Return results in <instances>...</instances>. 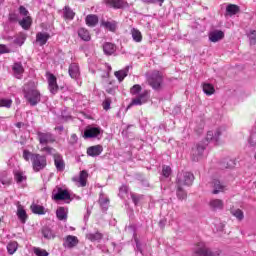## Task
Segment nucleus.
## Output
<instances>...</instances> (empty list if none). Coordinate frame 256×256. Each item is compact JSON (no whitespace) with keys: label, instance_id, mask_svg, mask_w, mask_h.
I'll return each instance as SVG.
<instances>
[{"label":"nucleus","instance_id":"a878e982","mask_svg":"<svg viewBox=\"0 0 256 256\" xmlns=\"http://www.w3.org/2000/svg\"><path fill=\"white\" fill-rule=\"evenodd\" d=\"M67 213H69V210L65 207H59L56 210V216L59 221H67Z\"/></svg>","mask_w":256,"mask_h":256},{"label":"nucleus","instance_id":"c9c22d12","mask_svg":"<svg viewBox=\"0 0 256 256\" xmlns=\"http://www.w3.org/2000/svg\"><path fill=\"white\" fill-rule=\"evenodd\" d=\"M42 235L44 239H55V233L49 227L42 228Z\"/></svg>","mask_w":256,"mask_h":256},{"label":"nucleus","instance_id":"a18cd8bd","mask_svg":"<svg viewBox=\"0 0 256 256\" xmlns=\"http://www.w3.org/2000/svg\"><path fill=\"white\" fill-rule=\"evenodd\" d=\"M42 153H47L48 155H53V157H55V155H58L59 153H57V151L54 148H51L49 146H44L43 148H41Z\"/></svg>","mask_w":256,"mask_h":256},{"label":"nucleus","instance_id":"0e129e2a","mask_svg":"<svg viewBox=\"0 0 256 256\" xmlns=\"http://www.w3.org/2000/svg\"><path fill=\"white\" fill-rule=\"evenodd\" d=\"M56 130H58V131H63V126H58V127H56Z\"/></svg>","mask_w":256,"mask_h":256},{"label":"nucleus","instance_id":"e2e57ef3","mask_svg":"<svg viewBox=\"0 0 256 256\" xmlns=\"http://www.w3.org/2000/svg\"><path fill=\"white\" fill-rule=\"evenodd\" d=\"M144 3H155V0H142Z\"/></svg>","mask_w":256,"mask_h":256},{"label":"nucleus","instance_id":"5fc2aeb1","mask_svg":"<svg viewBox=\"0 0 256 256\" xmlns=\"http://www.w3.org/2000/svg\"><path fill=\"white\" fill-rule=\"evenodd\" d=\"M134 239L136 243V251H138L139 253H143V250H141V243H139V239H137L136 237H134Z\"/></svg>","mask_w":256,"mask_h":256},{"label":"nucleus","instance_id":"393cba45","mask_svg":"<svg viewBox=\"0 0 256 256\" xmlns=\"http://www.w3.org/2000/svg\"><path fill=\"white\" fill-rule=\"evenodd\" d=\"M106 5H108V7H112L113 9H122V7H125V1H123V0H107Z\"/></svg>","mask_w":256,"mask_h":256},{"label":"nucleus","instance_id":"aec40b11","mask_svg":"<svg viewBox=\"0 0 256 256\" xmlns=\"http://www.w3.org/2000/svg\"><path fill=\"white\" fill-rule=\"evenodd\" d=\"M68 73L71 79H79L81 72L79 71V65L77 63H72L69 66Z\"/></svg>","mask_w":256,"mask_h":256},{"label":"nucleus","instance_id":"052dcab7","mask_svg":"<svg viewBox=\"0 0 256 256\" xmlns=\"http://www.w3.org/2000/svg\"><path fill=\"white\" fill-rule=\"evenodd\" d=\"M9 19L10 21H17V17H15V15H10Z\"/></svg>","mask_w":256,"mask_h":256},{"label":"nucleus","instance_id":"c03bdc74","mask_svg":"<svg viewBox=\"0 0 256 256\" xmlns=\"http://www.w3.org/2000/svg\"><path fill=\"white\" fill-rule=\"evenodd\" d=\"M17 247H18L17 242H10L7 245V251L9 253V255H14V253L17 251Z\"/></svg>","mask_w":256,"mask_h":256},{"label":"nucleus","instance_id":"c756f323","mask_svg":"<svg viewBox=\"0 0 256 256\" xmlns=\"http://www.w3.org/2000/svg\"><path fill=\"white\" fill-rule=\"evenodd\" d=\"M78 36L82 41H91V34L89 33V30L85 28H80L78 30Z\"/></svg>","mask_w":256,"mask_h":256},{"label":"nucleus","instance_id":"dca6fc26","mask_svg":"<svg viewBox=\"0 0 256 256\" xmlns=\"http://www.w3.org/2000/svg\"><path fill=\"white\" fill-rule=\"evenodd\" d=\"M212 187H213V191H212L213 195H219V193H223L224 191L227 190V186L223 182L217 179L213 180Z\"/></svg>","mask_w":256,"mask_h":256},{"label":"nucleus","instance_id":"5701e85b","mask_svg":"<svg viewBox=\"0 0 256 256\" xmlns=\"http://www.w3.org/2000/svg\"><path fill=\"white\" fill-rule=\"evenodd\" d=\"M49 33L46 32H38L36 35V43H39L40 47H43L49 41Z\"/></svg>","mask_w":256,"mask_h":256},{"label":"nucleus","instance_id":"9b49d317","mask_svg":"<svg viewBox=\"0 0 256 256\" xmlns=\"http://www.w3.org/2000/svg\"><path fill=\"white\" fill-rule=\"evenodd\" d=\"M79 245V238L74 235H68L64 238L63 248L64 249H73Z\"/></svg>","mask_w":256,"mask_h":256},{"label":"nucleus","instance_id":"ea45409f","mask_svg":"<svg viewBox=\"0 0 256 256\" xmlns=\"http://www.w3.org/2000/svg\"><path fill=\"white\" fill-rule=\"evenodd\" d=\"M11 105H13L12 99L0 97V107H5L6 109H11Z\"/></svg>","mask_w":256,"mask_h":256},{"label":"nucleus","instance_id":"79ce46f5","mask_svg":"<svg viewBox=\"0 0 256 256\" xmlns=\"http://www.w3.org/2000/svg\"><path fill=\"white\" fill-rule=\"evenodd\" d=\"M246 35L249 39L250 45H256V31L255 30H249L246 33Z\"/></svg>","mask_w":256,"mask_h":256},{"label":"nucleus","instance_id":"a19ab883","mask_svg":"<svg viewBox=\"0 0 256 256\" xmlns=\"http://www.w3.org/2000/svg\"><path fill=\"white\" fill-rule=\"evenodd\" d=\"M228 15H237L239 13V6L235 4H230L226 7Z\"/></svg>","mask_w":256,"mask_h":256},{"label":"nucleus","instance_id":"a211bd4d","mask_svg":"<svg viewBox=\"0 0 256 256\" xmlns=\"http://www.w3.org/2000/svg\"><path fill=\"white\" fill-rule=\"evenodd\" d=\"M101 153H103V146L101 145L91 146L87 149V155L89 157H99Z\"/></svg>","mask_w":256,"mask_h":256},{"label":"nucleus","instance_id":"f3484780","mask_svg":"<svg viewBox=\"0 0 256 256\" xmlns=\"http://www.w3.org/2000/svg\"><path fill=\"white\" fill-rule=\"evenodd\" d=\"M208 37L211 43H217L225 37V33L221 30H213L208 34Z\"/></svg>","mask_w":256,"mask_h":256},{"label":"nucleus","instance_id":"37998d69","mask_svg":"<svg viewBox=\"0 0 256 256\" xmlns=\"http://www.w3.org/2000/svg\"><path fill=\"white\" fill-rule=\"evenodd\" d=\"M33 253L36 256H49V252H47V250H45L43 248H39V247H34Z\"/></svg>","mask_w":256,"mask_h":256},{"label":"nucleus","instance_id":"c85d7f7f","mask_svg":"<svg viewBox=\"0 0 256 256\" xmlns=\"http://www.w3.org/2000/svg\"><path fill=\"white\" fill-rule=\"evenodd\" d=\"M103 51H104L105 55H113V53H115V51H117V47L113 43L106 42L103 45Z\"/></svg>","mask_w":256,"mask_h":256},{"label":"nucleus","instance_id":"bb28decb","mask_svg":"<svg viewBox=\"0 0 256 256\" xmlns=\"http://www.w3.org/2000/svg\"><path fill=\"white\" fill-rule=\"evenodd\" d=\"M130 33L135 43H141L143 41V34H141V31H139V29L132 28Z\"/></svg>","mask_w":256,"mask_h":256},{"label":"nucleus","instance_id":"20e7f679","mask_svg":"<svg viewBox=\"0 0 256 256\" xmlns=\"http://www.w3.org/2000/svg\"><path fill=\"white\" fill-rule=\"evenodd\" d=\"M32 167L35 173L43 171L47 167V156L41 154H34L32 158Z\"/></svg>","mask_w":256,"mask_h":256},{"label":"nucleus","instance_id":"4be33fe9","mask_svg":"<svg viewBox=\"0 0 256 256\" xmlns=\"http://www.w3.org/2000/svg\"><path fill=\"white\" fill-rule=\"evenodd\" d=\"M102 27L104 29H107L108 31H111L112 33H115L117 31V21L114 20H103L101 23Z\"/></svg>","mask_w":256,"mask_h":256},{"label":"nucleus","instance_id":"4d7b16f0","mask_svg":"<svg viewBox=\"0 0 256 256\" xmlns=\"http://www.w3.org/2000/svg\"><path fill=\"white\" fill-rule=\"evenodd\" d=\"M111 107V103L109 101H105L103 103V109H105V111L109 110Z\"/></svg>","mask_w":256,"mask_h":256},{"label":"nucleus","instance_id":"39448f33","mask_svg":"<svg viewBox=\"0 0 256 256\" xmlns=\"http://www.w3.org/2000/svg\"><path fill=\"white\" fill-rule=\"evenodd\" d=\"M195 181V176L191 172H182L177 175L176 185L191 187Z\"/></svg>","mask_w":256,"mask_h":256},{"label":"nucleus","instance_id":"4468645a","mask_svg":"<svg viewBox=\"0 0 256 256\" xmlns=\"http://www.w3.org/2000/svg\"><path fill=\"white\" fill-rule=\"evenodd\" d=\"M48 89L52 95H55L59 91V86L57 85V78L53 74L48 75Z\"/></svg>","mask_w":256,"mask_h":256},{"label":"nucleus","instance_id":"4c0bfd02","mask_svg":"<svg viewBox=\"0 0 256 256\" xmlns=\"http://www.w3.org/2000/svg\"><path fill=\"white\" fill-rule=\"evenodd\" d=\"M99 203L103 211H107V209L109 208V198L100 195Z\"/></svg>","mask_w":256,"mask_h":256},{"label":"nucleus","instance_id":"2eb2a0df","mask_svg":"<svg viewBox=\"0 0 256 256\" xmlns=\"http://www.w3.org/2000/svg\"><path fill=\"white\" fill-rule=\"evenodd\" d=\"M16 215L19 219V221L25 225V223H27V219H28V216H27V211L25 210V207H23V205H21V203H17V212H16Z\"/></svg>","mask_w":256,"mask_h":256},{"label":"nucleus","instance_id":"2f4dec72","mask_svg":"<svg viewBox=\"0 0 256 256\" xmlns=\"http://www.w3.org/2000/svg\"><path fill=\"white\" fill-rule=\"evenodd\" d=\"M97 23H99L97 15L90 14L86 17V25H88V27H95Z\"/></svg>","mask_w":256,"mask_h":256},{"label":"nucleus","instance_id":"7c9ffc66","mask_svg":"<svg viewBox=\"0 0 256 256\" xmlns=\"http://www.w3.org/2000/svg\"><path fill=\"white\" fill-rule=\"evenodd\" d=\"M86 239L92 241V243H95V241L99 242L101 239H103V234L100 232L88 233L86 235Z\"/></svg>","mask_w":256,"mask_h":256},{"label":"nucleus","instance_id":"864d4df0","mask_svg":"<svg viewBox=\"0 0 256 256\" xmlns=\"http://www.w3.org/2000/svg\"><path fill=\"white\" fill-rule=\"evenodd\" d=\"M3 53H9V48L4 44H0V55H3Z\"/></svg>","mask_w":256,"mask_h":256},{"label":"nucleus","instance_id":"cd10ccee","mask_svg":"<svg viewBox=\"0 0 256 256\" xmlns=\"http://www.w3.org/2000/svg\"><path fill=\"white\" fill-rule=\"evenodd\" d=\"M12 69L16 79H21V76L23 75V71H24L23 65L21 64V62L14 63Z\"/></svg>","mask_w":256,"mask_h":256},{"label":"nucleus","instance_id":"f8f14e48","mask_svg":"<svg viewBox=\"0 0 256 256\" xmlns=\"http://www.w3.org/2000/svg\"><path fill=\"white\" fill-rule=\"evenodd\" d=\"M88 177H89V174L87 173V171L82 170L79 176H74L72 178V181L76 183L77 187H86Z\"/></svg>","mask_w":256,"mask_h":256},{"label":"nucleus","instance_id":"6e6d98bb","mask_svg":"<svg viewBox=\"0 0 256 256\" xmlns=\"http://www.w3.org/2000/svg\"><path fill=\"white\" fill-rule=\"evenodd\" d=\"M131 197H132L133 203H134L135 205H138V203H139V196H137V195H135V194H132Z\"/></svg>","mask_w":256,"mask_h":256},{"label":"nucleus","instance_id":"9d476101","mask_svg":"<svg viewBox=\"0 0 256 256\" xmlns=\"http://www.w3.org/2000/svg\"><path fill=\"white\" fill-rule=\"evenodd\" d=\"M207 144L198 143L194 148H192V160L199 161L203 157L205 147Z\"/></svg>","mask_w":256,"mask_h":256},{"label":"nucleus","instance_id":"13d9d810","mask_svg":"<svg viewBox=\"0 0 256 256\" xmlns=\"http://www.w3.org/2000/svg\"><path fill=\"white\" fill-rule=\"evenodd\" d=\"M2 185H10L11 184V179H3L1 180Z\"/></svg>","mask_w":256,"mask_h":256},{"label":"nucleus","instance_id":"412c9836","mask_svg":"<svg viewBox=\"0 0 256 256\" xmlns=\"http://www.w3.org/2000/svg\"><path fill=\"white\" fill-rule=\"evenodd\" d=\"M223 200L221 199H211L209 201V207L212 211H221L224 207Z\"/></svg>","mask_w":256,"mask_h":256},{"label":"nucleus","instance_id":"de8ad7c7","mask_svg":"<svg viewBox=\"0 0 256 256\" xmlns=\"http://www.w3.org/2000/svg\"><path fill=\"white\" fill-rule=\"evenodd\" d=\"M127 193H129V188L126 185H122L119 189V197L121 199H125V197H127Z\"/></svg>","mask_w":256,"mask_h":256},{"label":"nucleus","instance_id":"69168bd1","mask_svg":"<svg viewBox=\"0 0 256 256\" xmlns=\"http://www.w3.org/2000/svg\"><path fill=\"white\" fill-rule=\"evenodd\" d=\"M17 127H21V123H18V124H17Z\"/></svg>","mask_w":256,"mask_h":256},{"label":"nucleus","instance_id":"8fccbe9b","mask_svg":"<svg viewBox=\"0 0 256 256\" xmlns=\"http://www.w3.org/2000/svg\"><path fill=\"white\" fill-rule=\"evenodd\" d=\"M231 213L239 221L243 220V218L245 217L243 214V211H241V209L232 210Z\"/></svg>","mask_w":256,"mask_h":256},{"label":"nucleus","instance_id":"6ab92c4d","mask_svg":"<svg viewBox=\"0 0 256 256\" xmlns=\"http://www.w3.org/2000/svg\"><path fill=\"white\" fill-rule=\"evenodd\" d=\"M54 165L57 171H65V161L63 160V156L60 154H54Z\"/></svg>","mask_w":256,"mask_h":256},{"label":"nucleus","instance_id":"f03ea898","mask_svg":"<svg viewBox=\"0 0 256 256\" xmlns=\"http://www.w3.org/2000/svg\"><path fill=\"white\" fill-rule=\"evenodd\" d=\"M24 97L33 107L41 101V93L33 86V83L24 86Z\"/></svg>","mask_w":256,"mask_h":256},{"label":"nucleus","instance_id":"bf43d9fd","mask_svg":"<svg viewBox=\"0 0 256 256\" xmlns=\"http://www.w3.org/2000/svg\"><path fill=\"white\" fill-rule=\"evenodd\" d=\"M71 140H72V143H77V135L76 134H72L71 135Z\"/></svg>","mask_w":256,"mask_h":256},{"label":"nucleus","instance_id":"1a4fd4ad","mask_svg":"<svg viewBox=\"0 0 256 256\" xmlns=\"http://www.w3.org/2000/svg\"><path fill=\"white\" fill-rule=\"evenodd\" d=\"M101 133H103L101 128L91 126L85 129L83 137L84 139H95L96 137H99Z\"/></svg>","mask_w":256,"mask_h":256},{"label":"nucleus","instance_id":"f704fd0d","mask_svg":"<svg viewBox=\"0 0 256 256\" xmlns=\"http://www.w3.org/2000/svg\"><path fill=\"white\" fill-rule=\"evenodd\" d=\"M31 209L32 213H35L36 215H45V207L39 204H32Z\"/></svg>","mask_w":256,"mask_h":256},{"label":"nucleus","instance_id":"7ed1b4c3","mask_svg":"<svg viewBox=\"0 0 256 256\" xmlns=\"http://www.w3.org/2000/svg\"><path fill=\"white\" fill-rule=\"evenodd\" d=\"M227 130L224 126H220L209 130L206 135L207 143H214V145H219L221 143V137L226 135Z\"/></svg>","mask_w":256,"mask_h":256},{"label":"nucleus","instance_id":"e433bc0d","mask_svg":"<svg viewBox=\"0 0 256 256\" xmlns=\"http://www.w3.org/2000/svg\"><path fill=\"white\" fill-rule=\"evenodd\" d=\"M182 187L183 186L181 185H177L176 195L180 201H183V199H187V192H185Z\"/></svg>","mask_w":256,"mask_h":256},{"label":"nucleus","instance_id":"49530a36","mask_svg":"<svg viewBox=\"0 0 256 256\" xmlns=\"http://www.w3.org/2000/svg\"><path fill=\"white\" fill-rule=\"evenodd\" d=\"M64 17H65V19L71 20L75 17V12H73V10H71V8L66 6L64 9Z\"/></svg>","mask_w":256,"mask_h":256},{"label":"nucleus","instance_id":"3c124183","mask_svg":"<svg viewBox=\"0 0 256 256\" xmlns=\"http://www.w3.org/2000/svg\"><path fill=\"white\" fill-rule=\"evenodd\" d=\"M162 175H163V177H169V175H171V167L163 166Z\"/></svg>","mask_w":256,"mask_h":256},{"label":"nucleus","instance_id":"ddd939ff","mask_svg":"<svg viewBox=\"0 0 256 256\" xmlns=\"http://www.w3.org/2000/svg\"><path fill=\"white\" fill-rule=\"evenodd\" d=\"M196 256H214L211 250L205 246V242H200L194 249Z\"/></svg>","mask_w":256,"mask_h":256},{"label":"nucleus","instance_id":"f257e3e1","mask_svg":"<svg viewBox=\"0 0 256 256\" xmlns=\"http://www.w3.org/2000/svg\"><path fill=\"white\" fill-rule=\"evenodd\" d=\"M141 85L135 84L131 87L130 93L135 96L128 107L145 105L149 101V90H141Z\"/></svg>","mask_w":256,"mask_h":256},{"label":"nucleus","instance_id":"09e8293b","mask_svg":"<svg viewBox=\"0 0 256 256\" xmlns=\"http://www.w3.org/2000/svg\"><path fill=\"white\" fill-rule=\"evenodd\" d=\"M37 154L35 153H31L29 150H23V159L26 161H32L33 162V156H35Z\"/></svg>","mask_w":256,"mask_h":256},{"label":"nucleus","instance_id":"473e14b6","mask_svg":"<svg viewBox=\"0 0 256 256\" xmlns=\"http://www.w3.org/2000/svg\"><path fill=\"white\" fill-rule=\"evenodd\" d=\"M128 73H129V66H127L123 70L116 71L114 75L118 79V81L121 83V81H123L125 77H127Z\"/></svg>","mask_w":256,"mask_h":256},{"label":"nucleus","instance_id":"603ef678","mask_svg":"<svg viewBox=\"0 0 256 256\" xmlns=\"http://www.w3.org/2000/svg\"><path fill=\"white\" fill-rule=\"evenodd\" d=\"M19 13L24 17H28L27 15H29V11L27 10V8H25V6H20Z\"/></svg>","mask_w":256,"mask_h":256},{"label":"nucleus","instance_id":"6e6552de","mask_svg":"<svg viewBox=\"0 0 256 256\" xmlns=\"http://www.w3.org/2000/svg\"><path fill=\"white\" fill-rule=\"evenodd\" d=\"M37 138L40 145H49V143H55V136L51 132H37Z\"/></svg>","mask_w":256,"mask_h":256},{"label":"nucleus","instance_id":"423d86ee","mask_svg":"<svg viewBox=\"0 0 256 256\" xmlns=\"http://www.w3.org/2000/svg\"><path fill=\"white\" fill-rule=\"evenodd\" d=\"M148 83L152 89L155 91H159L161 89V85L163 84V74L159 71H154L148 78Z\"/></svg>","mask_w":256,"mask_h":256},{"label":"nucleus","instance_id":"0eeeda50","mask_svg":"<svg viewBox=\"0 0 256 256\" xmlns=\"http://www.w3.org/2000/svg\"><path fill=\"white\" fill-rule=\"evenodd\" d=\"M52 199H54V201H69L71 194H69V191L56 186L52 191Z\"/></svg>","mask_w":256,"mask_h":256},{"label":"nucleus","instance_id":"b1692460","mask_svg":"<svg viewBox=\"0 0 256 256\" xmlns=\"http://www.w3.org/2000/svg\"><path fill=\"white\" fill-rule=\"evenodd\" d=\"M14 179L18 185H21V183H25V181H27V175H25V172L21 170H15Z\"/></svg>","mask_w":256,"mask_h":256},{"label":"nucleus","instance_id":"680f3d73","mask_svg":"<svg viewBox=\"0 0 256 256\" xmlns=\"http://www.w3.org/2000/svg\"><path fill=\"white\" fill-rule=\"evenodd\" d=\"M105 67H106L108 73H111V66L109 64H105Z\"/></svg>","mask_w":256,"mask_h":256},{"label":"nucleus","instance_id":"58836bf2","mask_svg":"<svg viewBox=\"0 0 256 256\" xmlns=\"http://www.w3.org/2000/svg\"><path fill=\"white\" fill-rule=\"evenodd\" d=\"M203 91L205 93V95H213V93H215V87H213V85L209 84V83H204L203 84Z\"/></svg>","mask_w":256,"mask_h":256},{"label":"nucleus","instance_id":"72a5a7b5","mask_svg":"<svg viewBox=\"0 0 256 256\" xmlns=\"http://www.w3.org/2000/svg\"><path fill=\"white\" fill-rule=\"evenodd\" d=\"M31 17L26 16L22 20L19 21V25L22 27V29H25L26 31L31 27Z\"/></svg>","mask_w":256,"mask_h":256}]
</instances>
